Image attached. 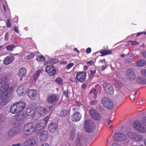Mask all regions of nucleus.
<instances>
[{
    "label": "nucleus",
    "instance_id": "1",
    "mask_svg": "<svg viewBox=\"0 0 146 146\" xmlns=\"http://www.w3.org/2000/svg\"><path fill=\"white\" fill-rule=\"evenodd\" d=\"M142 123L140 121H136L134 122L133 126L134 128L139 132L141 133L146 132V116L142 118Z\"/></svg>",
    "mask_w": 146,
    "mask_h": 146
},
{
    "label": "nucleus",
    "instance_id": "2",
    "mask_svg": "<svg viewBox=\"0 0 146 146\" xmlns=\"http://www.w3.org/2000/svg\"><path fill=\"white\" fill-rule=\"evenodd\" d=\"M8 81V77L7 76H3L0 79V94L3 92L9 90V85L6 83Z\"/></svg>",
    "mask_w": 146,
    "mask_h": 146
},
{
    "label": "nucleus",
    "instance_id": "3",
    "mask_svg": "<svg viewBox=\"0 0 146 146\" xmlns=\"http://www.w3.org/2000/svg\"><path fill=\"white\" fill-rule=\"evenodd\" d=\"M101 102L102 104L108 109H111L113 108V104L110 98L104 97L102 99Z\"/></svg>",
    "mask_w": 146,
    "mask_h": 146
},
{
    "label": "nucleus",
    "instance_id": "4",
    "mask_svg": "<svg viewBox=\"0 0 146 146\" xmlns=\"http://www.w3.org/2000/svg\"><path fill=\"white\" fill-rule=\"evenodd\" d=\"M34 125L32 123H27L25 125L24 127V133L26 135L31 134L33 132Z\"/></svg>",
    "mask_w": 146,
    "mask_h": 146
},
{
    "label": "nucleus",
    "instance_id": "5",
    "mask_svg": "<svg viewBox=\"0 0 146 146\" xmlns=\"http://www.w3.org/2000/svg\"><path fill=\"white\" fill-rule=\"evenodd\" d=\"M84 127L86 131L90 133L94 129V125L91 120L88 119L85 122Z\"/></svg>",
    "mask_w": 146,
    "mask_h": 146
},
{
    "label": "nucleus",
    "instance_id": "6",
    "mask_svg": "<svg viewBox=\"0 0 146 146\" xmlns=\"http://www.w3.org/2000/svg\"><path fill=\"white\" fill-rule=\"evenodd\" d=\"M9 90L5 92H3L0 94L1 96V100L0 104L1 105L6 104L10 101V99L8 96Z\"/></svg>",
    "mask_w": 146,
    "mask_h": 146
},
{
    "label": "nucleus",
    "instance_id": "7",
    "mask_svg": "<svg viewBox=\"0 0 146 146\" xmlns=\"http://www.w3.org/2000/svg\"><path fill=\"white\" fill-rule=\"evenodd\" d=\"M89 112L91 117L95 120H99L102 117L101 114L95 109H90Z\"/></svg>",
    "mask_w": 146,
    "mask_h": 146
},
{
    "label": "nucleus",
    "instance_id": "8",
    "mask_svg": "<svg viewBox=\"0 0 146 146\" xmlns=\"http://www.w3.org/2000/svg\"><path fill=\"white\" fill-rule=\"evenodd\" d=\"M59 98L56 95H52L48 96L47 100V102L52 105H56L58 102Z\"/></svg>",
    "mask_w": 146,
    "mask_h": 146
},
{
    "label": "nucleus",
    "instance_id": "9",
    "mask_svg": "<svg viewBox=\"0 0 146 146\" xmlns=\"http://www.w3.org/2000/svg\"><path fill=\"white\" fill-rule=\"evenodd\" d=\"M103 87L105 92L110 95H112L114 92V89L113 86L107 82L104 83L103 84Z\"/></svg>",
    "mask_w": 146,
    "mask_h": 146
},
{
    "label": "nucleus",
    "instance_id": "10",
    "mask_svg": "<svg viewBox=\"0 0 146 146\" xmlns=\"http://www.w3.org/2000/svg\"><path fill=\"white\" fill-rule=\"evenodd\" d=\"M86 73L83 72H79L76 75V78L78 82L83 83L86 80Z\"/></svg>",
    "mask_w": 146,
    "mask_h": 146
},
{
    "label": "nucleus",
    "instance_id": "11",
    "mask_svg": "<svg viewBox=\"0 0 146 146\" xmlns=\"http://www.w3.org/2000/svg\"><path fill=\"white\" fill-rule=\"evenodd\" d=\"M127 78L130 81H133L136 78V75L134 71L130 69L127 70L126 72Z\"/></svg>",
    "mask_w": 146,
    "mask_h": 146
},
{
    "label": "nucleus",
    "instance_id": "12",
    "mask_svg": "<svg viewBox=\"0 0 146 146\" xmlns=\"http://www.w3.org/2000/svg\"><path fill=\"white\" fill-rule=\"evenodd\" d=\"M21 131L19 128L15 127L12 128L9 131L8 135L9 137H12L18 134Z\"/></svg>",
    "mask_w": 146,
    "mask_h": 146
},
{
    "label": "nucleus",
    "instance_id": "13",
    "mask_svg": "<svg viewBox=\"0 0 146 146\" xmlns=\"http://www.w3.org/2000/svg\"><path fill=\"white\" fill-rule=\"evenodd\" d=\"M127 137L126 135L121 133L116 134L114 136V140L115 141L119 142L126 139Z\"/></svg>",
    "mask_w": 146,
    "mask_h": 146
},
{
    "label": "nucleus",
    "instance_id": "14",
    "mask_svg": "<svg viewBox=\"0 0 146 146\" xmlns=\"http://www.w3.org/2000/svg\"><path fill=\"white\" fill-rule=\"evenodd\" d=\"M27 95L31 100H35L37 95V91L34 89H31L28 91Z\"/></svg>",
    "mask_w": 146,
    "mask_h": 146
},
{
    "label": "nucleus",
    "instance_id": "15",
    "mask_svg": "<svg viewBox=\"0 0 146 146\" xmlns=\"http://www.w3.org/2000/svg\"><path fill=\"white\" fill-rule=\"evenodd\" d=\"M45 71L49 75L52 76L54 75L56 72L54 68L52 66L48 65L45 68Z\"/></svg>",
    "mask_w": 146,
    "mask_h": 146
},
{
    "label": "nucleus",
    "instance_id": "16",
    "mask_svg": "<svg viewBox=\"0 0 146 146\" xmlns=\"http://www.w3.org/2000/svg\"><path fill=\"white\" fill-rule=\"evenodd\" d=\"M39 139L41 142H43L46 141L48 137L47 131H44L40 133Z\"/></svg>",
    "mask_w": 146,
    "mask_h": 146
},
{
    "label": "nucleus",
    "instance_id": "17",
    "mask_svg": "<svg viewBox=\"0 0 146 146\" xmlns=\"http://www.w3.org/2000/svg\"><path fill=\"white\" fill-rule=\"evenodd\" d=\"M36 110V107L33 106L31 105L28 108L26 111V114L28 116L33 115Z\"/></svg>",
    "mask_w": 146,
    "mask_h": 146
},
{
    "label": "nucleus",
    "instance_id": "18",
    "mask_svg": "<svg viewBox=\"0 0 146 146\" xmlns=\"http://www.w3.org/2000/svg\"><path fill=\"white\" fill-rule=\"evenodd\" d=\"M81 118V114L78 112L74 113L71 117V120L74 122H77L79 121Z\"/></svg>",
    "mask_w": 146,
    "mask_h": 146
},
{
    "label": "nucleus",
    "instance_id": "19",
    "mask_svg": "<svg viewBox=\"0 0 146 146\" xmlns=\"http://www.w3.org/2000/svg\"><path fill=\"white\" fill-rule=\"evenodd\" d=\"M56 124L53 122L50 123L48 126V129L51 133H53L56 131L57 129Z\"/></svg>",
    "mask_w": 146,
    "mask_h": 146
},
{
    "label": "nucleus",
    "instance_id": "20",
    "mask_svg": "<svg viewBox=\"0 0 146 146\" xmlns=\"http://www.w3.org/2000/svg\"><path fill=\"white\" fill-rule=\"evenodd\" d=\"M19 112L23 110L26 107V104L25 102H21L16 103Z\"/></svg>",
    "mask_w": 146,
    "mask_h": 146
},
{
    "label": "nucleus",
    "instance_id": "21",
    "mask_svg": "<svg viewBox=\"0 0 146 146\" xmlns=\"http://www.w3.org/2000/svg\"><path fill=\"white\" fill-rule=\"evenodd\" d=\"M14 58L11 56H8L5 58L3 60L4 63L5 65H8L11 63L14 60Z\"/></svg>",
    "mask_w": 146,
    "mask_h": 146
},
{
    "label": "nucleus",
    "instance_id": "22",
    "mask_svg": "<svg viewBox=\"0 0 146 146\" xmlns=\"http://www.w3.org/2000/svg\"><path fill=\"white\" fill-rule=\"evenodd\" d=\"M44 128V124L42 123H37L35 126V131L37 133L42 131Z\"/></svg>",
    "mask_w": 146,
    "mask_h": 146
},
{
    "label": "nucleus",
    "instance_id": "23",
    "mask_svg": "<svg viewBox=\"0 0 146 146\" xmlns=\"http://www.w3.org/2000/svg\"><path fill=\"white\" fill-rule=\"evenodd\" d=\"M136 81L140 84L145 85L146 84V78L142 76H138L136 79Z\"/></svg>",
    "mask_w": 146,
    "mask_h": 146
},
{
    "label": "nucleus",
    "instance_id": "24",
    "mask_svg": "<svg viewBox=\"0 0 146 146\" xmlns=\"http://www.w3.org/2000/svg\"><path fill=\"white\" fill-rule=\"evenodd\" d=\"M25 87L23 86L19 87L17 90V92L18 95L20 96H23L25 92Z\"/></svg>",
    "mask_w": 146,
    "mask_h": 146
},
{
    "label": "nucleus",
    "instance_id": "25",
    "mask_svg": "<svg viewBox=\"0 0 146 146\" xmlns=\"http://www.w3.org/2000/svg\"><path fill=\"white\" fill-rule=\"evenodd\" d=\"M76 129L75 127H72L70 132L69 134V139L72 141H73L75 137Z\"/></svg>",
    "mask_w": 146,
    "mask_h": 146
},
{
    "label": "nucleus",
    "instance_id": "26",
    "mask_svg": "<svg viewBox=\"0 0 146 146\" xmlns=\"http://www.w3.org/2000/svg\"><path fill=\"white\" fill-rule=\"evenodd\" d=\"M26 72V68L24 67H22L19 70L18 74L19 76L24 77L25 76Z\"/></svg>",
    "mask_w": 146,
    "mask_h": 146
},
{
    "label": "nucleus",
    "instance_id": "27",
    "mask_svg": "<svg viewBox=\"0 0 146 146\" xmlns=\"http://www.w3.org/2000/svg\"><path fill=\"white\" fill-rule=\"evenodd\" d=\"M37 110L38 113L42 116H44L46 112V109L45 108L40 106H38Z\"/></svg>",
    "mask_w": 146,
    "mask_h": 146
},
{
    "label": "nucleus",
    "instance_id": "28",
    "mask_svg": "<svg viewBox=\"0 0 146 146\" xmlns=\"http://www.w3.org/2000/svg\"><path fill=\"white\" fill-rule=\"evenodd\" d=\"M10 111L12 114H15L19 112L16 103L12 105L10 109Z\"/></svg>",
    "mask_w": 146,
    "mask_h": 146
},
{
    "label": "nucleus",
    "instance_id": "29",
    "mask_svg": "<svg viewBox=\"0 0 146 146\" xmlns=\"http://www.w3.org/2000/svg\"><path fill=\"white\" fill-rule=\"evenodd\" d=\"M112 52L111 50H108L105 49L100 50L99 51V52L101 54V55H100L101 56L110 54Z\"/></svg>",
    "mask_w": 146,
    "mask_h": 146
},
{
    "label": "nucleus",
    "instance_id": "30",
    "mask_svg": "<svg viewBox=\"0 0 146 146\" xmlns=\"http://www.w3.org/2000/svg\"><path fill=\"white\" fill-rule=\"evenodd\" d=\"M36 143V141L34 140H29L26 141L24 143V146L34 145Z\"/></svg>",
    "mask_w": 146,
    "mask_h": 146
},
{
    "label": "nucleus",
    "instance_id": "31",
    "mask_svg": "<svg viewBox=\"0 0 146 146\" xmlns=\"http://www.w3.org/2000/svg\"><path fill=\"white\" fill-rule=\"evenodd\" d=\"M99 63L100 64H103L101 66V70L103 71L107 68V64L106 62L105 59H104L103 60H100L99 61Z\"/></svg>",
    "mask_w": 146,
    "mask_h": 146
},
{
    "label": "nucleus",
    "instance_id": "32",
    "mask_svg": "<svg viewBox=\"0 0 146 146\" xmlns=\"http://www.w3.org/2000/svg\"><path fill=\"white\" fill-rule=\"evenodd\" d=\"M69 113L67 110H62L60 113V115L63 117H65L69 115Z\"/></svg>",
    "mask_w": 146,
    "mask_h": 146
},
{
    "label": "nucleus",
    "instance_id": "33",
    "mask_svg": "<svg viewBox=\"0 0 146 146\" xmlns=\"http://www.w3.org/2000/svg\"><path fill=\"white\" fill-rule=\"evenodd\" d=\"M41 72V71L40 70L36 71L32 76V78L35 81H36L39 76Z\"/></svg>",
    "mask_w": 146,
    "mask_h": 146
},
{
    "label": "nucleus",
    "instance_id": "34",
    "mask_svg": "<svg viewBox=\"0 0 146 146\" xmlns=\"http://www.w3.org/2000/svg\"><path fill=\"white\" fill-rule=\"evenodd\" d=\"M146 64V61L143 59H140L137 62V65L141 67L145 66Z\"/></svg>",
    "mask_w": 146,
    "mask_h": 146
},
{
    "label": "nucleus",
    "instance_id": "35",
    "mask_svg": "<svg viewBox=\"0 0 146 146\" xmlns=\"http://www.w3.org/2000/svg\"><path fill=\"white\" fill-rule=\"evenodd\" d=\"M58 62V60L56 59H52L47 61L46 62L44 63L45 64H54Z\"/></svg>",
    "mask_w": 146,
    "mask_h": 146
},
{
    "label": "nucleus",
    "instance_id": "36",
    "mask_svg": "<svg viewBox=\"0 0 146 146\" xmlns=\"http://www.w3.org/2000/svg\"><path fill=\"white\" fill-rule=\"evenodd\" d=\"M36 58L38 62H43L45 60V58L42 55H37L36 56Z\"/></svg>",
    "mask_w": 146,
    "mask_h": 146
},
{
    "label": "nucleus",
    "instance_id": "37",
    "mask_svg": "<svg viewBox=\"0 0 146 146\" xmlns=\"http://www.w3.org/2000/svg\"><path fill=\"white\" fill-rule=\"evenodd\" d=\"M127 135L130 138L134 139L136 135V133L131 132H129L127 133Z\"/></svg>",
    "mask_w": 146,
    "mask_h": 146
},
{
    "label": "nucleus",
    "instance_id": "38",
    "mask_svg": "<svg viewBox=\"0 0 146 146\" xmlns=\"http://www.w3.org/2000/svg\"><path fill=\"white\" fill-rule=\"evenodd\" d=\"M74 145L75 146H82L80 139L79 138H77L76 139Z\"/></svg>",
    "mask_w": 146,
    "mask_h": 146
},
{
    "label": "nucleus",
    "instance_id": "39",
    "mask_svg": "<svg viewBox=\"0 0 146 146\" xmlns=\"http://www.w3.org/2000/svg\"><path fill=\"white\" fill-rule=\"evenodd\" d=\"M16 47V46L14 45H9L6 47V48L7 50L10 51H12L13 49Z\"/></svg>",
    "mask_w": 146,
    "mask_h": 146
},
{
    "label": "nucleus",
    "instance_id": "40",
    "mask_svg": "<svg viewBox=\"0 0 146 146\" xmlns=\"http://www.w3.org/2000/svg\"><path fill=\"white\" fill-rule=\"evenodd\" d=\"M89 94H94V98H95L97 96L98 91H96L95 89H92L89 92Z\"/></svg>",
    "mask_w": 146,
    "mask_h": 146
},
{
    "label": "nucleus",
    "instance_id": "41",
    "mask_svg": "<svg viewBox=\"0 0 146 146\" xmlns=\"http://www.w3.org/2000/svg\"><path fill=\"white\" fill-rule=\"evenodd\" d=\"M134 139L137 141H140L143 139V137L142 135L136 133Z\"/></svg>",
    "mask_w": 146,
    "mask_h": 146
},
{
    "label": "nucleus",
    "instance_id": "42",
    "mask_svg": "<svg viewBox=\"0 0 146 146\" xmlns=\"http://www.w3.org/2000/svg\"><path fill=\"white\" fill-rule=\"evenodd\" d=\"M55 82L59 85H61L62 84L63 80L61 78L58 77L56 79Z\"/></svg>",
    "mask_w": 146,
    "mask_h": 146
},
{
    "label": "nucleus",
    "instance_id": "43",
    "mask_svg": "<svg viewBox=\"0 0 146 146\" xmlns=\"http://www.w3.org/2000/svg\"><path fill=\"white\" fill-rule=\"evenodd\" d=\"M70 108L71 109L73 110V111H77L78 109H80L78 105H73L70 107Z\"/></svg>",
    "mask_w": 146,
    "mask_h": 146
},
{
    "label": "nucleus",
    "instance_id": "44",
    "mask_svg": "<svg viewBox=\"0 0 146 146\" xmlns=\"http://www.w3.org/2000/svg\"><path fill=\"white\" fill-rule=\"evenodd\" d=\"M35 55V54L33 53H31L30 54L27 56L26 58L28 60H30L33 58Z\"/></svg>",
    "mask_w": 146,
    "mask_h": 146
},
{
    "label": "nucleus",
    "instance_id": "45",
    "mask_svg": "<svg viewBox=\"0 0 146 146\" xmlns=\"http://www.w3.org/2000/svg\"><path fill=\"white\" fill-rule=\"evenodd\" d=\"M140 73L141 74L145 77H146V69H142L140 71Z\"/></svg>",
    "mask_w": 146,
    "mask_h": 146
},
{
    "label": "nucleus",
    "instance_id": "46",
    "mask_svg": "<svg viewBox=\"0 0 146 146\" xmlns=\"http://www.w3.org/2000/svg\"><path fill=\"white\" fill-rule=\"evenodd\" d=\"M74 65L73 63H72L68 64L66 67V69L68 70Z\"/></svg>",
    "mask_w": 146,
    "mask_h": 146
},
{
    "label": "nucleus",
    "instance_id": "47",
    "mask_svg": "<svg viewBox=\"0 0 146 146\" xmlns=\"http://www.w3.org/2000/svg\"><path fill=\"white\" fill-rule=\"evenodd\" d=\"M9 39V33H6L5 35L4 39L6 41H7Z\"/></svg>",
    "mask_w": 146,
    "mask_h": 146
},
{
    "label": "nucleus",
    "instance_id": "48",
    "mask_svg": "<svg viewBox=\"0 0 146 146\" xmlns=\"http://www.w3.org/2000/svg\"><path fill=\"white\" fill-rule=\"evenodd\" d=\"M6 25L8 27L10 28L11 27V21L9 19H8L7 20Z\"/></svg>",
    "mask_w": 146,
    "mask_h": 146
},
{
    "label": "nucleus",
    "instance_id": "49",
    "mask_svg": "<svg viewBox=\"0 0 146 146\" xmlns=\"http://www.w3.org/2000/svg\"><path fill=\"white\" fill-rule=\"evenodd\" d=\"M97 101L96 100H92L90 102V104L91 105H95L97 104Z\"/></svg>",
    "mask_w": 146,
    "mask_h": 146
},
{
    "label": "nucleus",
    "instance_id": "50",
    "mask_svg": "<svg viewBox=\"0 0 146 146\" xmlns=\"http://www.w3.org/2000/svg\"><path fill=\"white\" fill-rule=\"evenodd\" d=\"M14 30L17 33L19 34V30L18 29V27L16 26L14 27Z\"/></svg>",
    "mask_w": 146,
    "mask_h": 146
},
{
    "label": "nucleus",
    "instance_id": "51",
    "mask_svg": "<svg viewBox=\"0 0 146 146\" xmlns=\"http://www.w3.org/2000/svg\"><path fill=\"white\" fill-rule=\"evenodd\" d=\"M96 73L95 70H91L90 71V75L91 77H93L94 74Z\"/></svg>",
    "mask_w": 146,
    "mask_h": 146
},
{
    "label": "nucleus",
    "instance_id": "52",
    "mask_svg": "<svg viewBox=\"0 0 146 146\" xmlns=\"http://www.w3.org/2000/svg\"><path fill=\"white\" fill-rule=\"evenodd\" d=\"M87 64L89 65H92L93 64V61L92 60H91L86 62Z\"/></svg>",
    "mask_w": 146,
    "mask_h": 146
},
{
    "label": "nucleus",
    "instance_id": "53",
    "mask_svg": "<svg viewBox=\"0 0 146 146\" xmlns=\"http://www.w3.org/2000/svg\"><path fill=\"white\" fill-rule=\"evenodd\" d=\"M87 87V85L85 83H84V84H82L81 86V87L83 89H84L86 88Z\"/></svg>",
    "mask_w": 146,
    "mask_h": 146
},
{
    "label": "nucleus",
    "instance_id": "54",
    "mask_svg": "<svg viewBox=\"0 0 146 146\" xmlns=\"http://www.w3.org/2000/svg\"><path fill=\"white\" fill-rule=\"evenodd\" d=\"M91 48H88L86 49V52L87 54H89L91 52Z\"/></svg>",
    "mask_w": 146,
    "mask_h": 146
},
{
    "label": "nucleus",
    "instance_id": "55",
    "mask_svg": "<svg viewBox=\"0 0 146 146\" xmlns=\"http://www.w3.org/2000/svg\"><path fill=\"white\" fill-rule=\"evenodd\" d=\"M112 146H122L121 145H120L119 144L115 143H113L112 144Z\"/></svg>",
    "mask_w": 146,
    "mask_h": 146
},
{
    "label": "nucleus",
    "instance_id": "56",
    "mask_svg": "<svg viewBox=\"0 0 146 146\" xmlns=\"http://www.w3.org/2000/svg\"><path fill=\"white\" fill-rule=\"evenodd\" d=\"M70 80L72 82H75V80H76V79L74 78L71 76L70 78Z\"/></svg>",
    "mask_w": 146,
    "mask_h": 146
},
{
    "label": "nucleus",
    "instance_id": "57",
    "mask_svg": "<svg viewBox=\"0 0 146 146\" xmlns=\"http://www.w3.org/2000/svg\"><path fill=\"white\" fill-rule=\"evenodd\" d=\"M40 146H50L49 144L47 143H44L42 144Z\"/></svg>",
    "mask_w": 146,
    "mask_h": 146
},
{
    "label": "nucleus",
    "instance_id": "58",
    "mask_svg": "<svg viewBox=\"0 0 146 146\" xmlns=\"http://www.w3.org/2000/svg\"><path fill=\"white\" fill-rule=\"evenodd\" d=\"M143 56L145 58H146V52H144L142 53Z\"/></svg>",
    "mask_w": 146,
    "mask_h": 146
},
{
    "label": "nucleus",
    "instance_id": "59",
    "mask_svg": "<svg viewBox=\"0 0 146 146\" xmlns=\"http://www.w3.org/2000/svg\"><path fill=\"white\" fill-rule=\"evenodd\" d=\"M132 44L134 45H136L139 44V42L134 41L133 42Z\"/></svg>",
    "mask_w": 146,
    "mask_h": 146
},
{
    "label": "nucleus",
    "instance_id": "60",
    "mask_svg": "<svg viewBox=\"0 0 146 146\" xmlns=\"http://www.w3.org/2000/svg\"><path fill=\"white\" fill-rule=\"evenodd\" d=\"M74 50L77 53H79L80 52L76 48H74Z\"/></svg>",
    "mask_w": 146,
    "mask_h": 146
},
{
    "label": "nucleus",
    "instance_id": "61",
    "mask_svg": "<svg viewBox=\"0 0 146 146\" xmlns=\"http://www.w3.org/2000/svg\"><path fill=\"white\" fill-rule=\"evenodd\" d=\"M12 146H21V145L20 143H18L17 144H13Z\"/></svg>",
    "mask_w": 146,
    "mask_h": 146
},
{
    "label": "nucleus",
    "instance_id": "62",
    "mask_svg": "<svg viewBox=\"0 0 146 146\" xmlns=\"http://www.w3.org/2000/svg\"><path fill=\"white\" fill-rule=\"evenodd\" d=\"M64 95L66 97H68V94L66 92H64Z\"/></svg>",
    "mask_w": 146,
    "mask_h": 146
},
{
    "label": "nucleus",
    "instance_id": "63",
    "mask_svg": "<svg viewBox=\"0 0 146 146\" xmlns=\"http://www.w3.org/2000/svg\"><path fill=\"white\" fill-rule=\"evenodd\" d=\"M142 33H137V36H139L142 34Z\"/></svg>",
    "mask_w": 146,
    "mask_h": 146
},
{
    "label": "nucleus",
    "instance_id": "64",
    "mask_svg": "<svg viewBox=\"0 0 146 146\" xmlns=\"http://www.w3.org/2000/svg\"><path fill=\"white\" fill-rule=\"evenodd\" d=\"M111 122V120H109L108 121V125H110V123Z\"/></svg>",
    "mask_w": 146,
    "mask_h": 146
}]
</instances>
